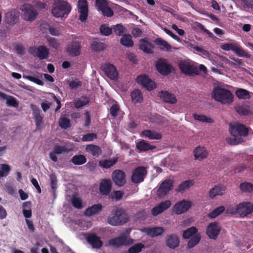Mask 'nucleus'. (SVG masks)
<instances>
[{
	"label": "nucleus",
	"instance_id": "09e8293b",
	"mask_svg": "<svg viewBox=\"0 0 253 253\" xmlns=\"http://www.w3.org/2000/svg\"><path fill=\"white\" fill-rule=\"evenodd\" d=\"M225 211V208L224 206H221L217 207L214 209L213 211L209 214V217L210 218H214L221 214Z\"/></svg>",
	"mask_w": 253,
	"mask_h": 253
},
{
	"label": "nucleus",
	"instance_id": "e433bc0d",
	"mask_svg": "<svg viewBox=\"0 0 253 253\" xmlns=\"http://www.w3.org/2000/svg\"><path fill=\"white\" fill-rule=\"evenodd\" d=\"M154 42L157 45L160 46V48L162 50L169 51L171 49V46L167 41L161 38L156 39Z\"/></svg>",
	"mask_w": 253,
	"mask_h": 253
},
{
	"label": "nucleus",
	"instance_id": "aec40b11",
	"mask_svg": "<svg viewBox=\"0 0 253 253\" xmlns=\"http://www.w3.org/2000/svg\"><path fill=\"white\" fill-rule=\"evenodd\" d=\"M87 242L94 249H100L103 246V242L100 238L95 233H88L86 235Z\"/></svg>",
	"mask_w": 253,
	"mask_h": 253
},
{
	"label": "nucleus",
	"instance_id": "f8f14e48",
	"mask_svg": "<svg viewBox=\"0 0 253 253\" xmlns=\"http://www.w3.org/2000/svg\"><path fill=\"white\" fill-rule=\"evenodd\" d=\"M173 181L168 179L162 182L158 189L157 194L159 198H163L172 189Z\"/></svg>",
	"mask_w": 253,
	"mask_h": 253
},
{
	"label": "nucleus",
	"instance_id": "f3484780",
	"mask_svg": "<svg viewBox=\"0 0 253 253\" xmlns=\"http://www.w3.org/2000/svg\"><path fill=\"white\" fill-rule=\"evenodd\" d=\"M95 4L98 10L101 11L104 16L112 17L114 15V12L108 6V2L106 0H96Z\"/></svg>",
	"mask_w": 253,
	"mask_h": 253
},
{
	"label": "nucleus",
	"instance_id": "58836bf2",
	"mask_svg": "<svg viewBox=\"0 0 253 253\" xmlns=\"http://www.w3.org/2000/svg\"><path fill=\"white\" fill-rule=\"evenodd\" d=\"M164 230L163 228L160 227H155L152 228L147 229V234L152 237H154L161 235L163 233Z\"/></svg>",
	"mask_w": 253,
	"mask_h": 253
},
{
	"label": "nucleus",
	"instance_id": "6e6552de",
	"mask_svg": "<svg viewBox=\"0 0 253 253\" xmlns=\"http://www.w3.org/2000/svg\"><path fill=\"white\" fill-rule=\"evenodd\" d=\"M178 67L181 72L186 76H193L199 74L198 69L189 62L181 61L178 64Z\"/></svg>",
	"mask_w": 253,
	"mask_h": 253
},
{
	"label": "nucleus",
	"instance_id": "e2e57ef3",
	"mask_svg": "<svg viewBox=\"0 0 253 253\" xmlns=\"http://www.w3.org/2000/svg\"><path fill=\"white\" fill-rule=\"evenodd\" d=\"M6 100V104L8 106L17 107L19 104L16 99L12 96H7Z\"/></svg>",
	"mask_w": 253,
	"mask_h": 253
},
{
	"label": "nucleus",
	"instance_id": "f704fd0d",
	"mask_svg": "<svg viewBox=\"0 0 253 253\" xmlns=\"http://www.w3.org/2000/svg\"><path fill=\"white\" fill-rule=\"evenodd\" d=\"M122 45L128 47H132L134 42L132 40V37L130 34H124L120 40Z\"/></svg>",
	"mask_w": 253,
	"mask_h": 253
},
{
	"label": "nucleus",
	"instance_id": "a878e982",
	"mask_svg": "<svg viewBox=\"0 0 253 253\" xmlns=\"http://www.w3.org/2000/svg\"><path fill=\"white\" fill-rule=\"evenodd\" d=\"M226 190V187L221 184L215 185L214 187L211 188L209 193V197L213 199L216 196L223 195Z\"/></svg>",
	"mask_w": 253,
	"mask_h": 253
},
{
	"label": "nucleus",
	"instance_id": "9d476101",
	"mask_svg": "<svg viewBox=\"0 0 253 253\" xmlns=\"http://www.w3.org/2000/svg\"><path fill=\"white\" fill-rule=\"evenodd\" d=\"M229 131L230 134L234 136H247L249 134V129L245 125L237 124L236 125L230 124Z\"/></svg>",
	"mask_w": 253,
	"mask_h": 253
},
{
	"label": "nucleus",
	"instance_id": "f257e3e1",
	"mask_svg": "<svg viewBox=\"0 0 253 253\" xmlns=\"http://www.w3.org/2000/svg\"><path fill=\"white\" fill-rule=\"evenodd\" d=\"M129 217L125 210L118 208L113 210L107 219L108 224L112 226L122 225L128 221Z\"/></svg>",
	"mask_w": 253,
	"mask_h": 253
},
{
	"label": "nucleus",
	"instance_id": "6e6d98bb",
	"mask_svg": "<svg viewBox=\"0 0 253 253\" xmlns=\"http://www.w3.org/2000/svg\"><path fill=\"white\" fill-rule=\"evenodd\" d=\"M72 204L73 207L78 209H81L83 208L82 200L75 196H74L71 200Z\"/></svg>",
	"mask_w": 253,
	"mask_h": 253
},
{
	"label": "nucleus",
	"instance_id": "20e7f679",
	"mask_svg": "<svg viewBox=\"0 0 253 253\" xmlns=\"http://www.w3.org/2000/svg\"><path fill=\"white\" fill-rule=\"evenodd\" d=\"M227 211L232 214L237 213L241 216L245 217L253 212V204L250 202L241 203L231 210L228 208Z\"/></svg>",
	"mask_w": 253,
	"mask_h": 253
},
{
	"label": "nucleus",
	"instance_id": "9b49d317",
	"mask_svg": "<svg viewBox=\"0 0 253 253\" xmlns=\"http://www.w3.org/2000/svg\"><path fill=\"white\" fill-rule=\"evenodd\" d=\"M147 173V170L144 167H137L132 172L131 177L132 182L136 184L143 182Z\"/></svg>",
	"mask_w": 253,
	"mask_h": 253
},
{
	"label": "nucleus",
	"instance_id": "a18cd8bd",
	"mask_svg": "<svg viewBox=\"0 0 253 253\" xmlns=\"http://www.w3.org/2000/svg\"><path fill=\"white\" fill-rule=\"evenodd\" d=\"M201 239V236L199 234H197L193 236L188 241L187 247L189 249L192 248L199 244Z\"/></svg>",
	"mask_w": 253,
	"mask_h": 253
},
{
	"label": "nucleus",
	"instance_id": "603ef678",
	"mask_svg": "<svg viewBox=\"0 0 253 253\" xmlns=\"http://www.w3.org/2000/svg\"><path fill=\"white\" fill-rule=\"evenodd\" d=\"M236 95L240 99H247L250 97L249 91L242 88L238 89L236 91Z\"/></svg>",
	"mask_w": 253,
	"mask_h": 253
},
{
	"label": "nucleus",
	"instance_id": "4c0bfd02",
	"mask_svg": "<svg viewBox=\"0 0 253 253\" xmlns=\"http://www.w3.org/2000/svg\"><path fill=\"white\" fill-rule=\"evenodd\" d=\"M239 188L242 193L251 194L253 192V184L249 182H244L240 184Z\"/></svg>",
	"mask_w": 253,
	"mask_h": 253
},
{
	"label": "nucleus",
	"instance_id": "338daca9",
	"mask_svg": "<svg viewBox=\"0 0 253 253\" xmlns=\"http://www.w3.org/2000/svg\"><path fill=\"white\" fill-rule=\"evenodd\" d=\"M69 86L71 89H76L82 86V83L78 79H75L69 83Z\"/></svg>",
	"mask_w": 253,
	"mask_h": 253
},
{
	"label": "nucleus",
	"instance_id": "ddd939ff",
	"mask_svg": "<svg viewBox=\"0 0 253 253\" xmlns=\"http://www.w3.org/2000/svg\"><path fill=\"white\" fill-rule=\"evenodd\" d=\"M221 227L217 222L210 223L206 229V234L210 239L215 240L218 236Z\"/></svg>",
	"mask_w": 253,
	"mask_h": 253
},
{
	"label": "nucleus",
	"instance_id": "c85d7f7f",
	"mask_svg": "<svg viewBox=\"0 0 253 253\" xmlns=\"http://www.w3.org/2000/svg\"><path fill=\"white\" fill-rule=\"evenodd\" d=\"M19 12L15 9L7 12L5 14L6 22L10 25H14L19 19Z\"/></svg>",
	"mask_w": 253,
	"mask_h": 253
},
{
	"label": "nucleus",
	"instance_id": "13d9d810",
	"mask_svg": "<svg viewBox=\"0 0 253 253\" xmlns=\"http://www.w3.org/2000/svg\"><path fill=\"white\" fill-rule=\"evenodd\" d=\"M171 205V202L169 200H166L164 202H161L159 205H157L161 213H162L164 211L168 209Z\"/></svg>",
	"mask_w": 253,
	"mask_h": 253
},
{
	"label": "nucleus",
	"instance_id": "8fccbe9b",
	"mask_svg": "<svg viewBox=\"0 0 253 253\" xmlns=\"http://www.w3.org/2000/svg\"><path fill=\"white\" fill-rule=\"evenodd\" d=\"M193 117L195 120L203 123H212L213 122V120L212 119L208 118L205 115L194 114Z\"/></svg>",
	"mask_w": 253,
	"mask_h": 253
},
{
	"label": "nucleus",
	"instance_id": "1a4fd4ad",
	"mask_svg": "<svg viewBox=\"0 0 253 253\" xmlns=\"http://www.w3.org/2000/svg\"><path fill=\"white\" fill-rule=\"evenodd\" d=\"M81 43L79 42L77 38L74 37L72 41L69 42L66 47V51L72 56H78L81 52Z\"/></svg>",
	"mask_w": 253,
	"mask_h": 253
},
{
	"label": "nucleus",
	"instance_id": "2eb2a0df",
	"mask_svg": "<svg viewBox=\"0 0 253 253\" xmlns=\"http://www.w3.org/2000/svg\"><path fill=\"white\" fill-rule=\"evenodd\" d=\"M78 11L80 13L79 19L82 22L85 21L88 17V7L87 0H79Z\"/></svg>",
	"mask_w": 253,
	"mask_h": 253
},
{
	"label": "nucleus",
	"instance_id": "7ed1b4c3",
	"mask_svg": "<svg viewBox=\"0 0 253 253\" xmlns=\"http://www.w3.org/2000/svg\"><path fill=\"white\" fill-rule=\"evenodd\" d=\"M71 10V5L68 2L58 0L55 3L51 12L56 17H63L68 15Z\"/></svg>",
	"mask_w": 253,
	"mask_h": 253
},
{
	"label": "nucleus",
	"instance_id": "c03bdc74",
	"mask_svg": "<svg viewBox=\"0 0 253 253\" xmlns=\"http://www.w3.org/2000/svg\"><path fill=\"white\" fill-rule=\"evenodd\" d=\"M194 184L193 180H188L181 182L178 186L177 191L183 192Z\"/></svg>",
	"mask_w": 253,
	"mask_h": 253
},
{
	"label": "nucleus",
	"instance_id": "4468645a",
	"mask_svg": "<svg viewBox=\"0 0 253 253\" xmlns=\"http://www.w3.org/2000/svg\"><path fill=\"white\" fill-rule=\"evenodd\" d=\"M101 69L107 77L112 80L117 81L119 74L116 67L110 63H106L102 65Z\"/></svg>",
	"mask_w": 253,
	"mask_h": 253
},
{
	"label": "nucleus",
	"instance_id": "69168bd1",
	"mask_svg": "<svg viewBox=\"0 0 253 253\" xmlns=\"http://www.w3.org/2000/svg\"><path fill=\"white\" fill-rule=\"evenodd\" d=\"M50 186L53 193H55L57 188V180L56 176L54 174H51L50 175Z\"/></svg>",
	"mask_w": 253,
	"mask_h": 253
},
{
	"label": "nucleus",
	"instance_id": "7c9ffc66",
	"mask_svg": "<svg viewBox=\"0 0 253 253\" xmlns=\"http://www.w3.org/2000/svg\"><path fill=\"white\" fill-rule=\"evenodd\" d=\"M103 207L100 204H97L87 208L84 211V215L86 216H91L102 211Z\"/></svg>",
	"mask_w": 253,
	"mask_h": 253
},
{
	"label": "nucleus",
	"instance_id": "4be33fe9",
	"mask_svg": "<svg viewBox=\"0 0 253 253\" xmlns=\"http://www.w3.org/2000/svg\"><path fill=\"white\" fill-rule=\"evenodd\" d=\"M112 189V181L110 179H103L101 180L99 186V192L101 195H108Z\"/></svg>",
	"mask_w": 253,
	"mask_h": 253
},
{
	"label": "nucleus",
	"instance_id": "680f3d73",
	"mask_svg": "<svg viewBox=\"0 0 253 253\" xmlns=\"http://www.w3.org/2000/svg\"><path fill=\"white\" fill-rule=\"evenodd\" d=\"M97 137V134L94 133H88L83 136L82 140L83 142L92 141Z\"/></svg>",
	"mask_w": 253,
	"mask_h": 253
},
{
	"label": "nucleus",
	"instance_id": "dca6fc26",
	"mask_svg": "<svg viewBox=\"0 0 253 253\" xmlns=\"http://www.w3.org/2000/svg\"><path fill=\"white\" fill-rule=\"evenodd\" d=\"M30 108L32 111L33 116L34 117L36 129L40 130L43 128V117L41 115V111L38 107L33 104H31Z\"/></svg>",
	"mask_w": 253,
	"mask_h": 253
},
{
	"label": "nucleus",
	"instance_id": "393cba45",
	"mask_svg": "<svg viewBox=\"0 0 253 253\" xmlns=\"http://www.w3.org/2000/svg\"><path fill=\"white\" fill-rule=\"evenodd\" d=\"M159 94L160 98L166 103L173 104L177 101L175 96L167 91L161 90Z\"/></svg>",
	"mask_w": 253,
	"mask_h": 253
},
{
	"label": "nucleus",
	"instance_id": "5701e85b",
	"mask_svg": "<svg viewBox=\"0 0 253 253\" xmlns=\"http://www.w3.org/2000/svg\"><path fill=\"white\" fill-rule=\"evenodd\" d=\"M139 49L144 52L147 54H152L154 53L153 48H154V45L149 41L148 38L141 39L139 40Z\"/></svg>",
	"mask_w": 253,
	"mask_h": 253
},
{
	"label": "nucleus",
	"instance_id": "423d86ee",
	"mask_svg": "<svg viewBox=\"0 0 253 253\" xmlns=\"http://www.w3.org/2000/svg\"><path fill=\"white\" fill-rule=\"evenodd\" d=\"M221 48L225 51L232 50L239 56L250 58L251 55L245 51L236 43H227L221 45Z\"/></svg>",
	"mask_w": 253,
	"mask_h": 253
},
{
	"label": "nucleus",
	"instance_id": "de8ad7c7",
	"mask_svg": "<svg viewBox=\"0 0 253 253\" xmlns=\"http://www.w3.org/2000/svg\"><path fill=\"white\" fill-rule=\"evenodd\" d=\"M105 44L97 41H93L91 44V49L96 51L103 50L105 48Z\"/></svg>",
	"mask_w": 253,
	"mask_h": 253
},
{
	"label": "nucleus",
	"instance_id": "bf43d9fd",
	"mask_svg": "<svg viewBox=\"0 0 253 253\" xmlns=\"http://www.w3.org/2000/svg\"><path fill=\"white\" fill-rule=\"evenodd\" d=\"M113 29L105 24L102 25L100 27V31L102 35L108 36L112 33Z\"/></svg>",
	"mask_w": 253,
	"mask_h": 253
},
{
	"label": "nucleus",
	"instance_id": "c9c22d12",
	"mask_svg": "<svg viewBox=\"0 0 253 253\" xmlns=\"http://www.w3.org/2000/svg\"><path fill=\"white\" fill-rule=\"evenodd\" d=\"M142 134L146 138L150 139H160L162 138L161 135L154 131L150 130H145L142 131Z\"/></svg>",
	"mask_w": 253,
	"mask_h": 253
},
{
	"label": "nucleus",
	"instance_id": "412c9836",
	"mask_svg": "<svg viewBox=\"0 0 253 253\" xmlns=\"http://www.w3.org/2000/svg\"><path fill=\"white\" fill-rule=\"evenodd\" d=\"M112 179L116 185L119 186H124L126 182V174L122 170H115L112 173Z\"/></svg>",
	"mask_w": 253,
	"mask_h": 253
},
{
	"label": "nucleus",
	"instance_id": "72a5a7b5",
	"mask_svg": "<svg viewBox=\"0 0 253 253\" xmlns=\"http://www.w3.org/2000/svg\"><path fill=\"white\" fill-rule=\"evenodd\" d=\"M237 113L240 116H248L252 114L249 106L245 105H237L235 107Z\"/></svg>",
	"mask_w": 253,
	"mask_h": 253
},
{
	"label": "nucleus",
	"instance_id": "ea45409f",
	"mask_svg": "<svg viewBox=\"0 0 253 253\" xmlns=\"http://www.w3.org/2000/svg\"><path fill=\"white\" fill-rule=\"evenodd\" d=\"M198 229L196 227L192 226L183 231L182 237L185 239L191 238L193 236L197 234Z\"/></svg>",
	"mask_w": 253,
	"mask_h": 253
},
{
	"label": "nucleus",
	"instance_id": "bb28decb",
	"mask_svg": "<svg viewBox=\"0 0 253 253\" xmlns=\"http://www.w3.org/2000/svg\"><path fill=\"white\" fill-rule=\"evenodd\" d=\"M166 245L171 249H174L179 245V239L176 234L168 235L166 241Z\"/></svg>",
	"mask_w": 253,
	"mask_h": 253
},
{
	"label": "nucleus",
	"instance_id": "774afa93",
	"mask_svg": "<svg viewBox=\"0 0 253 253\" xmlns=\"http://www.w3.org/2000/svg\"><path fill=\"white\" fill-rule=\"evenodd\" d=\"M67 151V149L64 146L56 145L53 148V152L57 155L61 154Z\"/></svg>",
	"mask_w": 253,
	"mask_h": 253
},
{
	"label": "nucleus",
	"instance_id": "2f4dec72",
	"mask_svg": "<svg viewBox=\"0 0 253 253\" xmlns=\"http://www.w3.org/2000/svg\"><path fill=\"white\" fill-rule=\"evenodd\" d=\"M156 148V146L151 145L144 140H140L136 143V148L139 152H145L149 150H152Z\"/></svg>",
	"mask_w": 253,
	"mask_h": 253
},
{
	"label": "nucleus",
	"instance_id": "3c124183",
	"mask_svg": "<svg viewBox=\"0 0 253 253\" xmlns=\"http://www.w3.org/2000/svg\"><path fill=\"white\" fill-rule=\"evenodd\" d=\"M144 247V245L142 243H137L128 249V253H139Z\"/></svg>",
	"mask_w": 253,
	"mask_h": 253
},
{
	"label": "nucleus",
	"instance_id": "79ce46f5",
	"mask_svg": "<svg viewBox=\"0 0 253 253\" xmlns=\"http://www.w3.org/2000/svg\"><path fill=\"white\" fill-rule=\"evenodd\" d=\"M71 161L76 165H82L86 162V159L84 155H77L72 157Z\"/></svg>",
	"mask_w": 253,
	"mask_h": 253
},
{
	"label": "nucleus",
	"instance_id": "052dcab7",
	"mask_svg": "<svg viewBox=\"0 0 253 253\" xmlns=\"http://www.w3.org/2000/svg\"><path fill=\"white\" fill-rule=\"evenodd\" d=\"M46 40L50 47L55 49H57L58 48L59 44L58 43V40L54 38L47 37Z\"/></svg>",
	"mask_w": 253,
	"mask_h": 253
},
{
	"label": "nucleus",
	"instance_id": "a211bd4d",
	"mask_svg": "<svg viewBox=\"0 0 253 253\" xmlns=\"http://www.w3.org/2000/svg\"><path fill=\"white\" fill-rule=\"evenodd\" d=\"M30 53L37 56L41 60L46 59L49 54V50L43 45H40L37 48L33 47L30 48Z\"/></svg>",
	"mask_w": 253,
	"mask_h": 253
},
{
	"label": "nucleus",
	"instance_id": "473e14b6",
	"mask_svg": "<svg viewBox=\"0 0 253 253\" xmlns=\"http://www.w3.org/2000/svg\"><path fill=\"white\" fill-rule=\"evenodd\" d=\"M126 241V237L125 235H123L111 239L109 243L111 246L118 248L125 245Z\"/></svg>",
	"mask_w": 253,
	"mask_h": 253
},
{
	"label": "nucleus",
	"instance_id": "0e129e2a",
	"mask_svg": "<svg viewBox=\"0 0 253 253\" xmlns=\"http://www.w3.org/2000/svg\"><path fill=\"white\" fill-rule=\"evenodd\" d=\"M89 103L88 100L85 98L83 100H81L80 99H78L77 100H76L74 102V106L75 108L79 109L80 108H82L84 106L86 105Z\"/></svg>",
	"mask_w": 253,
	"mask_h": 253
},
{
	"label": "nucleus",
	"instance_id": "0eeeda50",
	"mask_svg": "<svg viewBox=\"0 0 253 253\" xmlns=\"http://www.w3.org/2000/svg\"><path fill=\"white\" fill-rule=\"evenodd\" d=\"M21 9L23 12L22 17L26 21H34L38 15L35 7L30 4H24L21 6Z\"/></svg>",
	"mask_w": 253,
	"mask_h": 253
},
{
	"label": "nucleus",
	"instance_id": "864d4df0",
	"mask_svg": "<svg viewBox=\"0 0 253 253\" xmlns=\"http://www.w3.org/2000/svg\"><path fill=\"white\" fill-rule=\"evenodd\" d=\"M60 127L64 129H67L71 126L70 120L66 117L61 118L59 121Z\"/></svg>",
	"mask_w": 253,
	"mask_h": 253
},
{
	"label": "nucleus",
	"instance_id": "f03ea898",
	"mask_svg": "<svg viewBox=\"0 0 253 253\" xmlns=\"http://www.w3.org/2000/svg\"><path fill=\"white\" fill-rule=\"evenodd\" d=\"M212 97L215 100L222 104H230L233 101V95L231 92L226 89L217 86L211 93Z\"/></svg>",
	"mask_w": 253,
	"mask_h": 253
},
{
	"label": "nucleus",
	"instance_id": "c756f323",
	"mask_svg": "<svg viewBox=\"0 0 253 253\" xmlns=\"http://www.w3.org/2000/svg\"><path fill=\"white\" fill-rule=\"evenodd\" d=\"M85 151L90 154L92 156L97 158L102 153L101 148L93 144H88L85 148Z\"/></svg>",
	"mask_w": 253,
	"mask_h": 253
},
{
	"label": "nucleus",
	"instance_id": "39448f33",
	"mask_svg": "<svg viewBox=\"0 0 253 253\" xmlns=\"http://www.w3.org/2000/svg\"><path fill=\"white\" fill-rule=\"evenodd\" d=\"M155 67L157 71L163 76H168L174 71L172 66L168 63L166 59L163 58H159L156 61Z\"/></svg>",
	"mask_w": 253,
	"mask_h": 253
},
{
	"label": "nucleus",
	"instance_id": "5fc2aeb1",
	"mask_svg": "<svg viewBox=\"0 0 253 253\" xmlns=\"http://www.w3.org/2000/svg\"><path fill=\"white\" fill-rule=\"evenodd\" d=\"M0 169H1L0 171V177L7 176L11 170L10 166L7 164L0 165Z\"/></svg>",
	"mask_w": 253,
	"mask_h": 253
},
{
	"label": "nucleus",
	"instance_id": "37998d69",
	"mask_svg": "<svg viewBox=\"0 0 253 253\" xmlns=\"http://www.w3.org/2000/svg\"><path fill=\"white\" fill-rule=\"evenodd\" d=\"M112 29L114 33L119 36H123L124 34L127 31L126 28L122 24H118L114 25Z\"/></svg>",
	"mask_w": 253,
	"mask_h": 253
},
{
	"label": "nucleus",
	"instance_id": "49530a36",
	"mask_svg": "<svg viewBox=\"0 0 253 253\" xmlns=\"http://www.w3.org/2000/svg\"><path fill=\"white\" fill-rule=\"evenodd\" d=\"M117 162V159L105 160L99 162L100 166L103 168L109 169L113 166Z\"/></svg>",
	"mask_w": 253,
	"mask_h": 253
},
{
	"label": "nucleus",
	"instance_id": "4d7b16f0",
	"mask_svg": "<svg viewBox=\"0 0 253 253\" xmlns=\"http://www.w3.org/2000/svg\"><path fill=\"white\" fill-rule=\"evenodd\" d=\"M171 205V202L169 200H166L164 202H161L159 205H157L161 213H162L164 211L168 209Z\"/></svg>",
	"mask_w": 253,
	"mask_h": 253
},
{
	"label": "nucleus",
	"instance_id": "a19ab883",
	"mask_svg": "<svg viewBox=\"0 0 253 253\" xmlns=\"http://www.w3.org/2000/svg\"><path fill=\"white\" fill-rule=\"evenodd\" d=\"M131 99L134 103H141L143 101V96L139 89H135L130 94Z\"/></svg>",
	"mask_w": 253,
	"mask_h": 253
},
{
	"label": "nucleus",
	"instance_id": "cd10ccee",
	"mask_svg": "<svg viewBox=\"0 0 253 253\" xmlns=\"http://www.w3.org/2000/svg\"><path fill=\"white\" fill-rule=\"evenodd\" d=\"M193 153L195 159L199 161L207 158L208 155V152L204 147H197L194 150Z\"/></svg>",
	"mask_w": 253,
	"mask_h": 253
},
{
	"label": "nucleus",
	"instance_id": "b1692460",
	"mask_svg": "<svg viewBox=\"0 0 253 253\" xmlns=\"http://www.w3.org/2000/svg\"><path fill=\"white\" fill-rule=\"evenodd\" d=\"M191 206V203L190 202L182 200L176 203L173 209L175 213L180 214L187 211Z\"/></svg>",
	"mask_w": 253,
	"mask_h": 253
},
{
	"label": "nucleus",
	"instance_id": "6ab92c4d",
	"mask_svg": "<svg viewBox=\"0 0 253 253\" xmlns=\"http://www.w3.org/2000/svg\"><path fill=\"white\" fill-rule=\"evenodd\" d=\"M137 81L148 90H152L156 88L155 83L146 75L138 76Z\"/></svg>",
	"mask_w": 253,
	"mask_h": 253
}]
</instances>
